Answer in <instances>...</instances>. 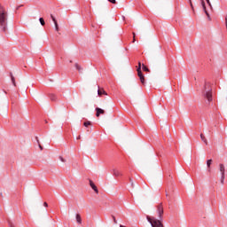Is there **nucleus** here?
I'll use <instances>...</instances> for the list:
<instances>
[{
    "instance_id": "5",
    "label": "nucleus",
    "mask_w": 227,
    "mask_h": 227,
    "mask_svg": "<svg viewBox=\"0 0 227 227\" xmlns=\"http://www.w3.org/2000/svg\"><path fill=\"white\" fill-rule=\"evenodd\" d=\"M137 75L140 79L142 84H145V75H143V72H141V62H138V67L137 69Z\"/></svg>"
},
{
    "instance_id": "24",
    "label": "nucleus",
    "mask_w": 227,
    "mask_h": 227,
    "mask_svg": "<svg viewBox=\"0 0 227 227\" xmlns=\"http://www.w3.org/2000/svg\"><path fill=\"white\" fill-rule=\"evenodd\" d=\"M207 4H209V6H212V4H210V0H206Z\"/></svg>"
},
{
    "instance_id": "2",
    "label": "nucleus",
    "mask_w": 227,
    "mask_h": 227,
    "mask_svg": "<svg viewBox=\"0 0 227 227\" xmlns=\"http://www.w3.org/2000/svg\"><path fill=\"white\" fill-rule=\"evenodd\" d=\"M0 29L3 33L8 31V12L0 5Z\"/></svg>"
},
{
    "instance_id": "8",
    "label": "nucleus",
    "mask_w": 227,
    "mask_h": 227,
    "mask_svg": "<svg viewBox=\"0 0 227 227\" xmlns=\"http://www.w3.org/2000/svg\"><path fill=\"white\" fill-rule=\"evenodd\" d=\"M90 185L91 187V189H93V191L98 194V188H97V185H95V183H93V181L90 180Z\"/></svg>"
},
{
    "instance_id": "20",
    "label": "nucleus",
    "mask_w": 227,
    "mask_h": 227,
    "mask_svg": "<svg viewBox=\"0 0 227 227\" xmlns=\"http://www.w3.org/2000/svg\"><path fill=\"white\" fill-rule=\"evenodd\" d=\"M207 168H210V166H212V160H207Z\"/></svg>"
},
{
    "instance_id": "4",
    "label": "nucleus",
    "mask_w": 227,
    "mask_h": 227,
    "mask_svg": "<svg viewBox=\"0 0 227 227\" xmlns=\"http://www.w3.org/2000/svg\"><path fill=\"white\" fill-rule=\"evenodd\" d=\"M219 171L221 173V184H224V178H225L224 173L226 172V168L224 167V164L221 163L219 165Z\"/></svg>"
},
{
    "instance_id": "7",
    "label": "nucleus",
    "mask_w": 227,
    "mask_h": 227,
    "mask_svg": "<svg viewBox=\"0 0 227 227\" xmlns=\"http://www.w3.org/2000/svg\"><path fill=\"white\" fill-rule=\"evenodd\" d=\"M51 19L55 24L56 31H59V27L58 26V20H56V18L52 14H51Z\"/></svg>"
},
{
    "instance_id": "21",
    "label": "nucleus",
    "mask_w": 227,
    "mask_h": 227,
    "mask_svg": "<svg viewBox=\"0 0 227 227\" xmlns=\"http://www.w3.org/2000/svg\"><path fill=\"white\" fill-rule=\"evenodd\" d=\"M109 3H112L113 4H116V0H108Z\"/></svg>"
},
{
    "instance_id": "11",
    "label": "nucleus",
    "mask_w": 227,
    "mask_h": 227,
    "mask_svg": "<svg viewBox=\"0 0 227 227\" xmlns=\"http://www.w3.org/2000/svg\"><path fill=\"white\" fill-rule=\"evenodd\" d=\"M200 139H201V141H203V143H205V145H208V141L207 140V138L205 137V135H203V133L200 134Z\"/></svg>"
},
{
    "instance_id": "29",
    "label": "nucleus",
    "mask_w": 227,
    "mask_h": 227,
    "mask_svg": "<svg viewBox=\"0 0 227 227\" xmlns=\"http://www.w3.org/2000/svg\"><path fill=\"white\" fill-rule=\"evenodd\" d=\"M77 139H81V136H79V137H77Z\"/></svg>"
},
{
    "instance_id": "14",
    "label": "nucleus",
    "mask_w": 227,
    "mask_h": 227,
    "mask_svg": "<svg viewBox=\"0 0 227 227\" xmlns=\"http://www.w3.org/2000/svg\"><path fill=\"white\" fill-rule=\"evenodd\" d=\"M113 175H114V176H120L121 175V173H120V171H118L116 169H114Z\"/></svg>"
},
{
    "instance_id": "12",
    "label": "nucleus",
    "mask_w": 227,
    "mask_h": 227,
    "mask_svg": "<svg viewBox=\"0 0 227 227\" xmlns=\"http://www.w3.org/2000/svg\"><path fill=\"white\" fill-rule=\"evenodd\" d=\"M76 222L78 223V224L82 223V219L81 218V215L79 214L76 215Z\"/></svg>"
},
{
    "instance_id": "9",
    "label": "nucleus",
    "mask_w": 227,
    "mask_h": 227,
    "mask_svg": "<svg viewBox=\"0 0 227 227\" xmlns=\"http://www.w3.org/2000/svg\"><path fill=\"white\" fill-rule=\"evenodd\" d=\"M104 113H106L104 111V109L99 108V107L96 108V116H97V118H98V116H100V114H104Z\"/></svg>"
},
{
    "instance_id": "28",
    "label": "nucleus",
    "mask_w": 227,
    "mask_h": 227,
    "mask_svg": "<svg viewBox=\"0 0 227 227\" xmlns=\"http://www.w3.org/2000/svg\"><path fill=\"white\" fill-rule=\"evenodd\" d=\"M114 223H115V224H116V218L115 217H114Z\"/></svg>"
},
{
    "instance_id": "3",
    "label": "nucleus",
    "mask_w": 227,
    "mask_h": 227,
    "mask_svg": "<svg viewBox=\"0 0 227 227\" xmlns=\"http://www.w3.org/2000/svg\"><path fill=\"white\" fill-rule=\"evenodd\" d=\"M202 97L207 100V102H212V86H210V83H205L202 90Z\"/></svg>"
},
{
    "instance_id": "18",
    "label": "nucleus",
    "mask_w": 227,
    "mask_h": 227,
    "mask_svg": "<svg viewBox=\"0 0 227 227\" xmlns=\"http://www.w3.org/2000/svg\"><path fill=\"white\" fill-rule=\"evenodd\" d=\"M39 22H40L41 26H45V20H43V18H40Z\"/></svg>"
},
{
    "instance_id": "16",
    "label": "nucleus",
    "mask_w": 227,
    "mask_h": 227,
    "mask_svg": "<svg viewBox=\"0 0 227 227\" xmlns=\"http://www.w3.org/2000/svg\"><path fill=\"white\" fill-rule=\"evenodd\" d=\"M11 79L13 86H17V83L15 82V77L13 76V74H11Z\"/></svg>"
},
{
    "instance_id": "13",
    "label": "nucleus",
    "mask_w": 227,
    "mask_h": 227,
    "mask_svg": "<svg viewBox=\"0 0 227 227\" xmlns=\"http://www.w3.org/2000/svg\"><path fill=\"white\" fill-rule=\"evenodd\" d=\"M50 98L52 102H56V100H58V97H56L54 94H51Z\"/></svg>"
},
{
    "instance_id": "27",
    "label": "nucleus",
    "mask_w": 227,
    "mask_h": 227,
    "mask_svg": "<svg viewBox=\"0 0 227 227\" xmlns=\"http://www.w3.org/2000/svg\"><path fill=\"white\" fill-rule=\"evenodd\" d=\"M39 148L40 150H43V147H42V145H39Z\"/></svg>"
},
{
    "instance_id": "26",
    "label": "nucleus",
    "mask_w": 227,
    "mask_h": 227,
    "mask_svg": "<svg viewBox=\"0 0 227 227\" xmlns=\"http://www.w3.org/2000/svg\"><path fill=\"white\" fill-rule=\"evenodd\" d=\"M43 207H49V204H47V202H43Z\"/></svg>"
},
{
    "instance_id": "10",
    "label": "nucleus",
    "mask_w": 227,
    "mask_h": 227,
    "mask_svg": "<svg viewBox=\"0 0 227 227\" xmlns=\"http://www.w3.org/2000/svg\"><path fill=\"white\" fill-rule=\"evenodd\" d=\"M98 95L99 97H102V95H107V92H106V90L104 89H98Z\"/></svg>"
},
{
    "instance_id": "1",
    "label": "nucleus",
    "mask_w": 227,
    "mask_h": 227,
    "mask_svg": "<svg viewBox=\"0 0 227 227\" xmlns=\"http://www.w3.org/2000/svg\"><path fill=\"white\" fill-rule=\"evenodd\" d=\"M157 214L159 219L154 216L146 215V220L152 227H164V224L162 223V215H164V207L162 206V203H160L157 206Z\"/></svg>"
},
{
    "instance_id": "22",
    "label": "nucleus",
    "mask_w": 227,
    "mask_h": 227,
    "mask_svg": "<svg viewBox=\"0 0 227 227\" xmlns=\"http://www.w3.org/2000/svg\"><path fill=\"white\" fill-rule=\"evenodd\" d=\"M129 182L131 184V186L134 187V181L131 178H129Z\"/></svg>"
},
{
    "instance_id": "23",
    "label": "nucleus",
    "mask_w": 227,
    "mask_h": 227,
    "mask_svg": "<svg viewBox=\"0 0 227 227\" xmlns=\"http://www.w3.org/2000/svg\"><path fill=\"white\" fill-rule=\"evenodd\" d=\"M136 42V33H133V43Z\"/></svg>"
},
{
    "instance_id": "17",
    "label": "nucleus",
    "mask_w": 227,
    "mask_h": 227,
    "mask_svg": "<svg viewBox=\"0 0 227 227\" xmlns=\"http://www.w3.org/2000/svg\"><path fill=\"white\" fill-rule=\"evenodd\" d=\"M142 70H144V72H150V69H148L145 64L142 65Z\"/></svg>"
},
{
    "instance_id": "6",
    "label": "nucleus",
    "mask_w": 227,
    "mask_h": 227,
    "mask_svg": "<svg viewBox=\"0 0 227 227\" xmlns=\"http://www.w3.org/2000/svg\"><path fill=\"white\" fill-rule=\"evenodd\" d=\"M201 6L206 15L210 19V14H208V11H207V6L205 5V0H201Z\"/></svg>"
},
{
    "instance_id": "19",
    "label": "nucleus",
    "mask_w": 227,
    "mask_h": 227,
    "mask_svg": "<svg viewBox=\"0 0 227 227\" xmlns=\"http://www.w3.org/2000/svg\"><path fill=\"white\" fill-rule=\"evenodd\" d=\"M84 127H90V125H91V121H87L83 123Z\"/></svg>"
},
{
    "instance_id": "30",
    "label": "nucleus",
    "mask_w": 227,
    "mask_h": 227,
    "mask_svg": "<svg viewBox=\"0 0 227 227\" xmlns=\"http://www.w3.org/2000/svg\"><path fill=\"white\" fill-rule=\"evenodd\" d=\"M191 6H192V3H191Z\"/></svg>"
},
{
    "instance_id": "25",
    "label": "nucleus",
    "mask_w": 227,
    "mask_h": 227,
    "mask_svg": "<svg viewBox=\"0 0 227 227\" xmlns=\"http://www.w3.org/2000/svg\"><path fill=\"white\" fill-rule=\"evenodd\" d=\"M59 159H60L61 162H65V159H63V157L60 156Z\"/></svg>"
},
{
    "instance_id": "15",
    "label": "nucleus",
    "mask_w": 227,
    "mask_h": 227,
    "mask_svg": "<svg viewBox=\"0 0 227 227\" xmlns=\"http://www.w3.org/2000/svg\"><path fill=\"white\" fill-rule=\"evenodd\" d=\"M74 67H75L76 70H78V72H80V73L82 72V67H81V66H79V64L76 63L74 65Z\"/></svg>"
}]
</instances>
